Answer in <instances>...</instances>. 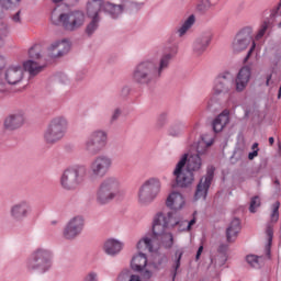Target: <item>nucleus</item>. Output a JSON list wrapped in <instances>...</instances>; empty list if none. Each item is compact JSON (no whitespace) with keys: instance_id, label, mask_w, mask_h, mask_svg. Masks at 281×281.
<instances>
[{"instance_id":"obj_1","label":"nucleus","mask_w":281,"mask_h":281,"mask_svg":"<svg viewBox=\"0 0 281 281\" xmlns=\"http://www.w3.org/2000/svg\"><path fill=\"white\" fill-rule=\"evenodd\" d=\"M177 225H179L180 232H190V229L196 225V218L193 217L191 221L179 222L172 212L159 211L154 215L151 232L143 235L137 240L135 246L137 251L143 254L144 251L157 254V251L161 249V245L165 249H170V247L175 245V241L172 234L168 232V228L177 227Z\"/></svg>"},{"instance_id":"obj_2","label":"nucleus","mask_w":281,"mask_h":281,"mask_svg":"<svg viewBox=\"0 0 281 281\" xmlns=\"http://www.w3.org/2000/svg\"><path fill=\"white\" fill-rule=\"evenodd\" d=\"M214 144V139L209 135L202 138L193 147L192 151L183 154L172 170V183L175 188H191L194 183V172H200L203 169V155L207 153V148Z\"/></svg>"},{"instance_id":"obj_3","label":"nucleus","mask_w":281,"mask_h":281,"mask_svg":"<svg viewBox=\"0 0 281 281\" xmlns=\"http://www.w3.org/2000/svg\"><path fill=\"white\" fill-rule=\"evenodd\" d=\"M175 56H177V50L162 54L158 61L155 59L140 61L132 72V80L140 87H150V85L159 82Z\"/></svg>"},{"instance_id":"obj_4","label":"nucleus","mask_w":281,"mask_h":281,"mask_svg":"<svg viewBox=\"0 0 281 281\" xmlns=\"http://www.w3.org/2000/svg\"><path fill=\"white\" fill-rule=\"evenodd\" d=\"M142 8H144V3L131 0H121L120 4H113L104 0H88L86 3V14L88 19H100V12H105L112 19H117L122 12H137Z\"/></svg>"},{"instance_id":"obj_5","label":"nucleus","mask_w":281,"mask_h":281,"mask_svg":"<svg viewBox=\"0 0 281 281\" xmlns=\"http://www.w3.org/2000/svg\"><path fill=\"white\" fill-rule=\"evenodd\" d=\"M25 267L31 273H47L54 267V250L47 246L36 247L26 259Z\"/></svg>"},{"instance_id":"obj_6","label":"nucleus","mask_w":281,"mask_h":281,"mask_svg":"<svg viewBox=\"0 0 281 281\" xmlns=\"http://www.w3.org/2000/svg\"><path fill=\"white\" fill-rule=\"evenodd\" d=\"M50 19L54 25H61L67 32H77L87 23V14L80 10L63 13L58 9H54Z\"/></svg>"},{"instance_id":"obj_7","label":"nucleus","mask_w":281,"mask_h":281,"mask_svg":"<svg viewBox=\"0 0 281 281\" xmlns=\"http://www.w3.org/2000/svg\"><path fill=\"white\" fill-rule=\"evenodd\" d=\"M161 188H164L161 178L156 176L147 178L139 186L136 194L138 205H140V207H148V205L155 203V201L159 199V194H161Z\"/></svg>"},{"instance_id":"obj_8","label":"nucleus","mask_w":281,"mask_h":281,"mask_svg":"<svg viewBox=\"0 0 281 281\" xmlns=\"http://www.w3.org/2000/svg\"><path fill=\"white\" fill-rule=\"evenodd\" d=\"M122 194V182L116 177L110 176L103 179L95 191L98 205H109Z\"/></svg>"},{"instance_id":"obj_9","label":"nucleus","mask_w":281,"mask_h":281,"mask_svg":"<svg viewBox=\"0 0 281 281\" xmlns=\"http://www.w3.org/2000/svg\"><path fill=\"white\" fill-rule=\"evenodd\" d=\"M69 131V120L65 115H57L48 122L43 133V139L48 146L63 142Z\"/></svg>"},{"instance_id":"obj_10","label":"nucleus","mask_w":281,"mask_h":281,"mask_svg":"<svg viewBox=\"0 0 281 281\" xmlns=\"http://www.w3.org/2000/svg\"><path fill=\"white\" fill-rule=\"evenodd\" d=\"M233 85L234 75H232V72L224 71L217 75L213 80L211 94L205 100L206 108L212 109L214 104H218V97L225 95V93H229V91H232Z\"/></svg>"},{"instance_id":"obj_11","label":"nucleus","mask_w":281,"mask_h":281,"mask_svg":"<svg viewBox=\"0 0 281 281\" xmlns=\"http://www.w3.org/2000/svg\"><path fill=\"white\" fill-rule=\"evenodd\" d=\"M86 166H76L65 169L59 177V186L67 192H74L82 186L85 181Z\"/></svg>"},{"instance_id":"obj_12","label":"nucleus","mask_w":281,"mask_h":281,"mask_svg":"<svg viewBox=\"0 0 281 281\" xmlns=\"http://www.w3.org/2000/svg\"><path fill=\"white\" fill-rule=\"evenodd\" d=\"M25 78V69L21 64L9 66L4 74H0V93H7L8 85H19Z\"/></svg>"},{"instance_id":"obj_13","label":"nucleus","mask_w":281,"mask_h":281,"mask_svg":"<svg viewBox=\"0 0 281 281\" xmlns=\"http://www.w3.org/2000/svg\"><path fill=\"white\" fill-rule=\"evenodd\" d=\"M109 144V133L104 130H95L91 132L85 142V150L88 155H100Z\"/></svg>"},{"instance_id":"obj_14","label":"nucleus","mask_w":281,"mask_h":281,"mask_svg":"<svg viewBox=\"0 0 281 281\" xmlns=\"http://www.w3.org/2000/svg\"><path fill=\"white\" fill-rule=\"evenodd\" d=\"M249 45H251V47L245 58V61L249 60L254 49H256V42L254 41V37H251V29L246 27L236 35L232 44V49L234 54H240V52H245Z\"/></svg>"},{"instance_id":"obj_15","label":"nucleus","mask_w":281,"mask_h":281,"mask_svg":"<svg viewBox=\"0 0 281 281\" xmlns=\"http://www.w3.org/2000/svg\"><path fill=\"white\" fill-rule=\"evenodd\" d=\"M131 267L133 271H138L144 278H153V272L157 271L159 265L148 259L146 254L138 251L133 255L131 260Z\"/></svg>"},{"instance_id":"obj_16","label":"nucleus","mask_w":281,"mask_h":281,"mask_svg":"<svg viewBox=\"0 0 281 281\" xmlns=\"http://www.w3.org/2000/svg\"><path fill=\"white\" fill-rule=\"evenodd\" d=\"M85 231V216L75 215L66 223L61 236L65 240H76Z\"/></svg>"},{"instance_id":"obj_17","label":"nucleus","mask_w":281,"mask_h":281,"mask_svg":"<svg viewBox=\"0 0 281 281\" xmlns=\"http://www.w3.org/2000/svg\"><path fill=\"white\" fill-rule=\"evenodd\" d=\"M113 168V158L109 155H99L92 159L89 166L92 177H106Z\"/></svg>"},{"instance_id":"obj_18","label":"nucleus","mask_w":281,"mask_h":281,"mask_svg":"<svg viewBox=\"0 0 281 281\" xmlns=\"http://www.w3.org/2000/svg\"><path fill=\"white\" fill-rule=\"evenodd\" d=\"M165 205L171 212H181L187 205L186 194L177 189L170 190L166 196Z\"/></svg>"},{"instance_id":"obj_19","label":"nucleus","mask_w":281,"mask_h":281,"mask_svg":"<svg viewBox=\"0 0 281 281\" xmlns=\"http://www.w3.org/2000/svg\"><path fill=\"white\" fill-rule=\"evenodd\" d=\"M9 214L13 221L21 223L32 214V204L27 200H22L10 207Z\"/></svg>"},{"instance_id":"obj_20","label":"nucleus","mask_w":281,"mask_h":281,"mask_svg":"<svg viewBox=\"0 0 281 281\" xmlns=\"http://www.w3.org/2000/svg\"><path fill=\"white\" fill-rule=\"evenodd\" d=\"M214 179V168H210L207 169V172L205 176H203L198 186H196V190L194 193V200L199 201V200H203L205 201V199L207 198V192L210 190V186H212V180Z\"/></svg>"},{"instance_id":"obj_21","label":"nucleus","mask_w":281,"mask_h":281,"mask_svg":"<svg viewBox=\"0 0 281 281\" xmlns=\"http://www.w3.org/2000/svg\"><path fill=\"white\" fill-rule=\"evenodd\" d=\"M71 49V44L67 40H57L52 42L47 47V56L49 58H63V56H67L69 50Z\"/></svg>"},{"instance_id":"obj_22","label":"nucleus","mask_w":281,"mask_h":281,"mask_svg":"<svg viewBox=\"0 0 281 281\" xmlns=\"http://www.w3.org/2000/svg\"><path fill=\"white\" fill-rule=\"evenodd\" d=\"M26 121L25 112L18 111L9 114L3 122V126L7 131H16L21 128Z\"/></svg>"},{"instance_id":"obj_23","label":"nucleus","mask_w":281,"mask_h":281,"mask_svg":"<svg viewBox=\"0 0 281 281\" xmlns=\"http://www.w3.org/2000/svg\"><path fill=\"white\" fill-rule=\"evenodd\" d=\"M210 43H212V34L210 33H204L196 37L192 43V52L194 56H203L205 52H207Z\"/></svg>"},{"instance_id":"obj_24","label":"nucleus","mask_w":281,"mask_h":281,"mask_svg":"<svg viewBox=\"0 0 281 281\" xmlns=\"http://www.w3.org/2000/svg\"><path fill=\"white\" fill-rule=\"evenodd\" d=\"M249 80H251V67L244 66L239 69L235 78L236 91L238 93L245 91V89H247V85H249Z\"/></svg>"},{"instance_id":"obj_25","label":"nucleus","mask_w":281,"mask_h":281,"mask_svg":"<svg viewBox=\"0 0 281 281\" xmlns=\"http://www.w3.org/2000/svg\"><path fill=\"white\" fill-rule=\"evenodd\" d=\"M123 249L124 241L117 238H108L102 246V250L104 251V254H106V256H112V258H115V256H120Z\"/></svg>"},{"instance_id":"obj_26","label":"nucleus","mask_w":281,"mask_h":281,"mask_svg":"<svg viewBox=\"0 0 281 281\" xmlns=\"http://www.w3.org/2000/svg\"><path fill=\"white\" fill-rule=\"evenodd\" d=\"M240 234V220L234 218L226 229V238L228 243H234Z\"/></svg>"},{"instance_id":"obj_27","label":"nucleus","mask_w":281,"mask_h":281,"mask_svg":"<svg viewBox=\"0 0 281 281\" xmlns=\"http://www.w3.org/2000/svg\"><path fill=\"white\" fill-rule=\"evenodd\" d=\"M227 124H229V112L224 111L213 121V131L221 133Z\"/></svg>"},{"instance_id":"obj_28","label":"nucleus","mask_w":281,"mask_h":281,"mask_svg":"<svg viewBox=\"0 0 281 281\" xmlns=\"http://www.w3.org/2000/svg\"><path fill=\"white\" fill-rule=\"evenodd\" d=\"M196 23V18L194 14H191L188 19L184 20V22L177 29L176 34L179 38H183L190 32V29L192 25Z\"/></svg>"},{"instance_id":"obj_29","label":"nucleus","mask_w":281,"mask_h":281,"mask_svg":"<svg viewBox=\"0 0 281 281\" xmlns=\"http://www.w3.org/2000/svg\"><path fill=\"white\" fill-rule=\"evenodd\" d=\"M22 68L24 69V71H29L31 76H36L37 74H41V71H43V65L33 59L23 61Z\"/></svg>"},{"instance_id":"obj_30","label":"nucleus","mask_w":281,"mask_h":281,"mask_svg":"<svg viewBox=\"0 0 281 281\" xmlns=\"http://www.w3.org/2000/svg\"><path fill=\"white\" fill-rule=\"evenodd\" d=\"M246 261L249 267H252V269H260L262 266V257H258L256 255H248L246 257Z\"/></svg>"},{"instance_id":"obj_31","label":"nucleus","mask_w":281,"mask_h":281,"mask_svg":"<svg viewBox=\"0 0 281 281\" xmlns=\"http://www.w3.org/2000/svg\"><path fill=\"white\" fill-rule=\"evenodd\" d=\"M29 58L30 60L38 61L43 58V53L41 52L40 45H34L29 49Z\"/></svg>"},{"instance_id":"obj_32","label":"nucleus","mask_w":281,"mask_h":281,"mask_svg":"<svg viewBox=\"0 0 281 281\" xmlns=\"http://www.w3.org/2000/svg\"><path fill=\"white\" fill-rule=\"evenodd\" d=\"M90 19L91 21L86 27V34H88V36L93 35L100 25V18H90Z\"/></svg>"},{"instance_id":"obj_33","label":"nucleus","mask_w":281,"mask_h":281,"mask_svg":"<svg viewBox=\"0 0 281 281\" xmlns=\"http://www.w3.org/2000/svg\"><path fill=\"white\" fill-rule=\"evenodd\" d=\"M181 258H183V248L176 250L173 259L175 276H177L178 269L181 267Z\"/></svg>"},{"instance_id":"obj_34","label":"nucleus","mask_w":281,"mask_h":281,"mask_svg":"<svg viewBox=\"0 0 281 281\" xmlns=\"http://www.w3.org/2000/svg\"><path fill=\"white\" fill-rule=\"evenodd\" d=\"M280 202H276L274 204H272V211L270 214V221L271 223H278L279 218H280Z\"/></svg>"},{"instance_id":"obj_35","label":"nucleus","mask_w":281,"mask_h":281,"mask_svg":"<svg viewBox=\"0 0 281 281\" xmlns=\"http://www.w3.org/2000/svg\"><path fill=\"white\" fill-rule=\"evenodd\" d=\"M212 8V2L210 0H199L196 4V10L199 12H207Z\"/></svg>"},{"instance_id":"obj_36","label":"nucleus","mask_w":281,"mask_h":281,"mask_svg":"<svg viewBox=\"0 0 281 281\" xmlns=\"http://www.w3.org/2000/svg\"><path fill=\"white\" fill-rule=\"evenodd\" d=\"M267 30H269V22H262V24L260 25L256 36H255V41H260V38H262L265 36V34H267Z\"/></svg>"},{"instance_id":"obj_37","label":"nucleus","mask_w":281,"mask_h":281,"mask_svg":"<svg viewBox=\"0 0 281 281\" xmlns=\"http://www.w3.org/2000/svg\"><path fill=\"white\" fill-rule=\"evenodd\" d=\"M82 281H100V273L95 270L88 271Z\"/></svg>"},{"instance_id":"obj_38","label":"nucleus","mask_w":281,"mask_h":281,"mask_svg":"<svg viewBox=\"0 0 281 281\" xmlns=\"http://www.w3.org/2000/svg\"><path fill=\"white\" fill-rule=\"evenodd\" d=\"M8 34H10V29L8 24L1 23L0 24V43L3 45L4 38H7Z\"/></svg>"},{"instance_id":"obj_39","label":"nucleus","mask_w":281,"mask_h":281,"mask_svg":"<svg viewBox=\"0 0 281 281\" xmlns=\"http://www.w3.org/2000/svg\"><path fill=\"white\" fill-rule=\"evenodd\" d=\"M260 206V196L256 195L250 200L249 212L256 214V210Z\"/></svg>"},{"instance_id":"obj_40","label":"nucleus","mask_w":281,"mask_h":281,"mask_svg":"<svg viewBox=\"0 0 281 281\" xmlns=\"http://www.w3.org/2000/svg\"><path fill=\"white\" fill-rule=\"evenodd\" d=\"M19 3V0H0V7L3 10H10V8H14V4Z\"/></svg>"},{"instance_id":"obj_41","label":"nucleus","mask_w":281,"mask_h":281,"mask_svg":"<svg viewBox=\"0 0 281 281\" xmlns=\"http://www.w3.org/2000/svg\"><path fill=\"white\" fill-rule=\"evenodd\" d=\"M167 122H168V115L166 113L160 114L157 120V127L164 128Z\"/></svg>"},{"instance_id":"obj_42","label":"nucleus","mask_w":281,"mask_h":281,"mask_svg":"<svg viewBox=\"0 0 281 281\" xmlns=\"http://www.w3.org/2000/svg\"><path fill=\"white\" fill-rule=\"evenodd\" d=\"M181 133H183V130L180 126H172L169 130V135H171V137H179Z\"/></svg>"},{"instance_id":"obj_43","label":"nucleus","mask_w":281,"mask_h":281,"mask_svg":"<svg viewBox=\"0 0 281 281\" xmlns=\"http://www.w3.org/2000/svg\"><path fill=\"white\" fill-rule=\"evenodd\" d=\"M266 234L268 236V247H271V243L273 241V228L269 226L266 231Z\"/></svg>"},{"instance_id":"obj_44","label":"nucleus","mask_w":281,"mask_h":281,"mask_svg":"<svg viewBox=\"0 0 281 281\" xmlns=\"http://www.w3.org/2000/svg\"><path fill=\"white\" fill-rule=\"evenodd\" d=\"M59 83L60 85H71V80L67 75H60L59 76Z\"/></svg>"},{"instance_id":"obj_45","label":"nucleus","mask_w":281,"mask_h":281,"mask_svg":"<svg viewBox=\"0 0 281 281\" xmlns=\"http://www.w3.org/2000/svg\"><path fill=\"white\" fill-rule=\"evenodd\" d=\"M120 115H122V110L117 108L112 113V117H111L112 122H115L116 120H119Z\"/></svg>"},{"instance_id":"obj_46","label":"nucleus","mask_w":281,"mask_h":281,"mask_svg":"<svg viewBox=\"0 0 281 281\" xmlns=\"http://www.w3.org/2000/svg\"><path fill=\"white\" fill-rule=\"evenodd\" d=\"M12 21L14 23H21V11L16 12V14L13 15Z\"/></svg>"},{"instance_id":"obj_47","label":"nucleus","mask_w":281,"mask_h":281,"mask_svg":"<svg viewBox=\"0 0 281 281\" xmlns=\"http://www.w3.org/2000/svg\"><path fill=\"white\" fill-rule=\"evenodd\" d=\"M128 281H144L139 274H132Z\"/></svg>"},{"instance_id":"obj_48","label":"nucleus","mask_w":281,"mask_h":281,"mask_svg":"<svg viewBox=\"0 0 281 281\" xmlns=\"http://www.w3.org/2000/svg\"><path fill=\"white\" fill-rule=\"evenodd\" d=\"M255 157H258V149H254L252 153L248 154V159H254Z\"/></svg>"},{"instance_id":"obj_49","label":"nucleus","mask_w":281,"mask_h":281,"mask_svg":"<svg viewBox=\"0 0 281 281\" xmlns=\"http://www.w3.org/2000/svg\"><path fill=\"white\" fill-rule=\"evenodd\" d=\"M201 254H203V246L199 247L196 255H195V260H199L201 258Z\"/></svg>"},{"instance_id":"obj_50","label":"nucleus","mask_w":281,"mask_h":281,"mask_svg":"<svg viewBox=\"0 0 281 281\" xmlns=\"http://www.w3.org/2000/svg\"><path fill=\"white\" fill-rule=\"evenodd\" d=\"M5 67V57L3 55H0V69H3Z\"/></svg>"},{"instance_id":"obj_51","label":"nucleus","mask_w":281,"mask_h":281,"mask_svg":"<svg viewBox=\"0 0 281 281\" xmlns=\"http://www.w3.org/2000/svg\"><path fill=\"white\" fill-rule=\"evenodd\" d=\"M271 78H272V75H269L267 77V81H266L267 87H269V83L271 82Z\"/></svg>"},{"instance_id":"obj_52","label":"nucleus","mask_w":281,"mask_h":281,"mask_svg":"<svg viewBox=\"0 0 281 281\" xmlns=\"http://www.w3.org/2000/svg\"><path fill=\"white\" fill-rule=\"evenodd\" d=\"M274 142H276V139H274L273 137H270V138H269V144H270V146H273Z\"/></svg>"},{"instance_id":"obj_53","label":"nucleus","mask_w":281,"mask_h":281,"mask_svg":"<svg viewBox=\"0 0 281 281\" xmlns=\"http://www.w3.org/2000/svg\"><path fill=\"white\" fill-rule=\"evenodd\" d=\"M199 126H200V124H199V123H195V124L193 125V131H199Z\"/></svg>"},{"instance_id":"obj_54","label":"nucleus","mask_w":281,"mask_h":281,"mask_svg":"<svg viewBox=\"0 0 281 281\" xmlns=\"http://www.w3.org/2000/svg\"><path fill=\"white\" fill-rule=\"evenodd\" d=\"M252 150H258V143H255V144L252 145Z\"/></svg>"},{"instance_id":"obj_55","label":"nucleus","mask_w":281,"mask_h":281,"mask_svg":"<svg viewBox=\"0 0 281 281\" xmlns=\"http://www.w3.org/2000/svg\"><path fill=\"white\" fill-rule=\"evenodd\" d=\"M124 273H128V270H124L123 272L120 273L119 278H122Z\"/></svg>"},{"instance_id":"obj_56","label":"nucleus","mask_w":281,"mask_h":281,"mask_svg":"<svg viewBox=\"0 0 281 281\" xmlns=\"http://www.w3.org/2000/svg\"><path fill=\"white\" fill-rule=\"evenodd\" d=\"M58 224V221H52L50 222V225H57Z\"/></svg>"},{"instance_id":"obj_57","label":"nucleus","mask_w":281,"mask_h":281,"mask_svg":"<svg viewBox=\"0 0 281 281\" xmlns=\"http://www.w3.org/2000/svg\"><path fill=\"white\" fill-rule=\"evenodd\" d=\"M54 1V3H60V1H63V0H53Z\"/></svg>"},{"instance_id":"obj_58","label":"nucleus","mask_w":281,"mask_h":281,"mask_svg":"<svg viewBox=\"0 0 281 281\" xmlns=\"http://www.w3.org/2000/svg\"><path fill=\"white\" fill-rule=\"evenodd\" d=\"M279 150H281V144L279 143Z\"/></svg>"},{"instance_id":"obj_59","label":"nucleus","mask_w":281,"mask_h":281,"mask_svg":"<svg viewBox=\"0 0 281 281\" xmlns=\"http://www.w3.org/2000/svg\"><path fill=\"white\" fill-rule=\"evenodd\" d=\"M3 44L0 43V47L2 46Z\"/></svg>"}]
</instances>
